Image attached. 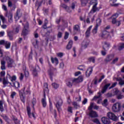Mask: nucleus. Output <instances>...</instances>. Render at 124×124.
I'll return each mask as SVG.
<instances>
[{
	"instance_id": "56",
	"label": "nucleus",
	"mask_w": 124,
	"mask_h": 124,
	"mask_svg": "<svg viewBox=\"0 0 124 124\" xmlns=\"http://www.w3.org/2000/svg\"><path fill=\"white\" fill-rule=\"evenodd\" d=\"M106 96H107V97H112V96H114V95L113 93H108L106 94Z\"/></svg>"
},
{
	"instance_id": "36",
	"label": "nucleus",
	"mask_w": 124,
	"mask_h": 124,
	"mask_svg": "<svg viewBox=\"0 0 124 124\" xmlns=\"http://www.w3.org/2000/svg\"><path fill=\"white\" fill-rule=\"evenodd\" d=\"M19 95H20V99H21V101L22 102H23V103H25V97L24 95V94H23L22 93H20Z\"/></svg>"
},
{
	"instance_id": "18",
	"label": "nucleus",
	"mask_w": 124,
	"mask_h": 124,
	"mask_svg": "<svg viewBox=\"0 0 124 124\" xmlns=\"http://www.w3.org/2000/svg\"><path fill=\"white\" fill-rule=\"evenodd\" d=\"M39 67V66H35L32 70V74L33 76H35V77H36V76H38V74L37 73V68H38Z\"/></svg>"
},
{
	"instance_id": "34",
	"label": "nucleus",
	"mask_w": 124,
	"mask_h": 124,
	"mask_svg": "<svg viewBox=\"0 0 124 124\" xmlns=\"http://www.w3.org/2000/svg\"><path fill=\"white\" fill-rule=\"evenodd\" d=\"M5 76V72L2 71L0 73V82H2V77Z\"/></svg>"
},
{
	"instance_id": "40",
	"label": "nucleus",
	"mask_w": 124,
	"mask_h": 124,
	"mask_svg": "<svg viewBox=\"0 0 124 124\" xmlns=\"http://www.w3.org/2000/svg\"><path fill=\"white\" fill-rule=\"evenodd\" d=\"M27 110L28 115L29 118H31V108H30V107H28Z\"/></svg>"
},
{
	"instance_id": "32",
	"label": "nucleus",
	"mask_w": 124,
	"mask_h": 124,
	"mask_svg": "<svg viewBox=\"0 0 124 124\" xmlns=\"http://www.w3.org/2000/svg\"><path fill=\"white\" fill-rule=\"evenodd\" d=\"M66 84L67 87H69V88H72V86H73V83H72L71 79L68 81Z\"/></svg>"
},
{
	"instance_id": "64",
	"label": "nucleus",
	"mask_w": 124,
	"mask_h": 124,
	"mask_svg": "<svg viewBox=\"0 0 124 124\" xmlns=\"http://www.w3.org/2000/svg\"><path fill=\"white\" fill-rule=\"evenodd\" d=\"M117 84H118V83H117V82L113 83L112 84L111 86L110 87H109V89H112V88H114V87H116V86H117Z\"/></svg>"
},
{
	"instance_id": "38",
	"label": "nucleus",
	"mask_w": 124,
	"mask_h": 124,
	"mask_svg": "<svg viewBox=\"0 0 124 124\" xmlns=\"http://www.w3.org/2000/svg\"><path fill=\"white\" fill-rule=\"evenodd\" d=\"M124 48V43H120L119 46L118 50H119V51H121L123 50Z\"/></svg>"
},
{
	"instance_id": "55",
	"label": "nucleus",
	"mask_w": 124,
	"mask_h": 124,
	"mask_svg": "<svg viewBox=\"0 0 124 124\" xmlns=\"http://www.w3.org/2000/svg\"><path fill=\"white\" fill-rule=\"evenodd\" d=\"M118 61H119V58H116L112 61V62H111V64H115L116 63V62H118Z\"/></svg>"
},
{
	"instance_id": "59",
	"label": "nucleus",
	"mask_w": 124,
	"mask_h": 124,
	"mask_svg": "<svg viewBox=\"0 0 124 124\" xmlns=\"http://www.w3.org/2000/svg\"><path fill=\"white\" fill-rule=\"evenodd\" d=\"M78 69H79V70H83L85 69V66L80 65L78 67Z\"/></svg>"
},
{
	"instance_id": "39",
	"label": "nucleus",
	"mask_w": 124,
	"mask_h": 124,
	"mask_svg": "<svg viewBox=\"0 0 124 124\" xmlns=\"http://www.w3.org/2000/svg\"><path fill=\"white\" fill-rule=\"evenodd\" d=\"M116 98L117 99H122V98H124V95L122 94V93L120 92L118 95H116Z\"/></svg>"
},
{
	"instance_id": "27",
	"label": "nucleus",
	"mask_w": 124,
	"mask_h": 124,
	"mask_svg": "<svg viewBox=\"0 0 124 124\" xmlns=\"http://www.w3.org/2000/svg\"><path fill=\"white\" fill-rule=\"evenodd\" d=\"M51 62H52V63L55 64V65H57V64H58V63H59V60H58V59L57 58H54L53 57H51Z\"/></svg>"
},
{
	"instance_id": "12",
	"label": "nucleus",
	"mask_w": 124,
	"mask_h": 124,
	"mask_svg": "<svg viewBox=\"0 0 124 124\" xmlns=\"http://www.w3.org/2000/svg\"><path fill=\"white\" fill-rule=\"evenodd\" d=\"M31 88L30 86H25L23 88V92L25 94H31Z\"/></svg>"
},
{
	"instance_id": "30",
	"label": "nucleus",
	"mask_w": 124,
	"mask_h": 124,
	"mask_svg": "<svg viewBox=\"0 0 124 124\" xmlns=\"http://www.w3.org/2000/svg\"><path fill=\"white\" fill-rule=\"evenodd\" d=\"M116 1H117V0H110V5L111 6H118V5L120 4H115V2H116Z\"/></svg>"
},
{
	"instance_id": "11",
	"label": "nucleus",
	"mask_w": 124,
	"mask_h": 124,
	"mask_svg": "<svg viewBox=\"0 0 124 124\" xmlns=\"http://www.w3.org/2000/svg\"><path fill=\"white\" fill-rule=\"evenodd\" d=\"M114 59V55L110 54L108 55L107 56L106 58H105L104 62H111Z\"/></svg>"
},
{
	"instance_id": "14",
	"label": "nucleus",
	"mask_w": 124,
	"mask_h": 124,
	"mask_svg": "<svg viewBox=\"0 0 124 124\" xmlns=\"http://www.w3.org/2000/svg\"><path fill=\"white\" fill-rule=\"evenodd\" d=\"M109 33L108 31H103L102 34L101 35V37H102V38H108V37L109 36Z\"/></svg>"
},
{
	"instance_id": "1",
	"label": "nucleus",
	"mask_w": 124,
	"mask_h": 124,
	"mask_svg": "<svg viewBox=\"0 0 124 124\" xmlns=\"http://www.w3.org/2000/svg\"><path fill=\"white\" fill-rule=\"evenodd\" d=\"M5 59L7 62V67L8 68H12V67H15L16 66V64L14 62V60L12 59L9 56H5Z\"/></svg>"
},
{
	"instance_id": "45",
	"label": "nucleus",
	"mask_w": 124,
	"mask_h": 124,
	"mask_svg": "<svg viewBox=\"0 0 124 124\" xmlns=\"http://www.w3.org/2000/svg\"><path fill=\"white\" fill-rule=\"evenodd\" d=\"M100 96H101V93H100V92H99L98 93V96H95L93 98V100H96V99H97V98H99Z\"/></svg>"
},
{
	"instance_id": "47",
	"label": "nucleus",
	"mask_w": 124,
	"mask_h": 124,
	"mask_svg": "<svg viewBox=\"0 0 124 124\" xmlns=\"http://www.w3.org/2000/svg\"><path fill=\"white\" fill-rule=\"evenodd\" d=\"M98 29V27H97V26H95V27L93 30V34H96V33H97Z\"/></svg>"
},
{
	"instance_id": "49",
	"label": "nucleus",
	"mask_w": 124,
	"mask_h": 124,
	"mask_svg": "<svg viewBox=\"0 0 124 124\" xmlns=\"http://www.w3.org/2000/svg\"><path fill=\"white\" fill-rule=\"evenodd\" d=\"M102 105L103 106H107V105H108V100L107 99H105L104 100V102L102 103Z\"/></svg>"
},
{
	"instance_id": "2",
	"label": "nucleus",
	"mask_w": 124,
	"mask_h": 124,
	"mask_svg": "<svg viewBox=\"0 0 124 124\" xmlns=\"http://www.w3.org/2000/svg\"><path fill=\"white\" fill-rule=\"evenodd\" d=\"M112 109L114 113H119L122 109V103L119 102L115 103L113 105Z\"/></svg>"
},
{
	"instance_id": "37",
	"label": "nucleus",
	"mask_w": 124,
	"mask_h": 124,
	"mask_svg": "<svg viewBox=\"0 0 124 124\" xmlns=\"http://www.w3.org/2000/svg\"><path fill=\"white\" fill-rule=\"evenodd\" d=\"M74 31H80V26L78 25H76L74 27Z\"/></svg>"
},
{
	"instance_id": "8",
	"label": "nucleus",
	"mask_w": 124,
	"mask_h": 124,
	"mask_svg": "<svg viewBox=\"0 0 124 124\" xmlns=\"http://www.w3.org/2000/svg\"><path fill=\"white\" fill-rule=\"evenodd\" d=\"M71 81L74 85H76V84H78V83H81V82H83V77L80 76L77 78H71Z\"/></svg>"
},
{
	"instance_id": "21",
	"label": "nucleus",
	"mask_w": 124,
	"mask_h": 124,
	"mask_svg": "<svg viewBox=\"0 0 124 124\" xmlns=\"http://www.w3.org/2000/svg\"><path fill=\"white\" fill-rule=\"evenodd\" d=\"M91 30H92V26H90L85 32L86 37H89L91 35Z\"/></svg>"
},
{
	"instance_id": "20",
	"label": "nucleus",
	"mask_w": 124,
	"mask_h": 124,
	"mask_svg": "<svg viewBox=\"0 0 124 124\" xmlns=\"http://www.w3.org/2000/svg\"><path fill=\"white\" fill-rule=\"evenodd\" d=\"M45 0H43L40 2H37L35 4V7H37V10L39 8L40 6H41L42 4H45Z\"/></svg>"
},
{
	"instance_id": "52",
	"label": "nucleus",
	"mask_w": 124,
	"mask_h": 124,
	"mask_svg": "<svg viewBox=\"0 0 124 124\" xmlns=\"http://www.w3.org/2000/svg\"><path fill=\"white\" fill-rule=\"evenodd\" d=\"M75 100H76L78 102H80L81 100V96L78 95L77 97H75Z\"/></svg>"
},
{
	"instance_id": "35",
	"label": "nucleus",
	"mask_w": 124,
	"mask_h": 124,
	"mask_svg": "<svg viewBox=\"0 0 124 124\" xmlns=\"http://www.w3.org/2000/svg\"><path fill=\"white\" fill-rule=\"evenodd\" d=\"M3 103H4V102L3 101H0V111L1 112H3L4 111V109L3 108Z\"/></svg>"
},
{
	"instance_id": "42",
	"label": "nucleus",
	"mask_w": 124,
	"mask_h": 124,
	"mask_svg": "<svg viewBox=\"0 0 124 124\" xmlns=\"http://www.w3.org/2000/svg\"><path fill=\"white\" fill-rule=\"evenodd\" d=\"M80 1L82 6H86V5L88 3V0H80Z\"/></svg>"
},
{
	"instance_id": "28",
	"label": "nucleus",
	"mask_w": 124,
	"mask_h": 124,
	"mask_svg": "<svg viewBox=\"0 0 124 124\" xmlns=\"http://www.w3.org/2000/svg\"><path fill=\"white\" fill-rule=\"evenodd\" d=\"M121 92L119 91L118 88H115L113 90L112 93L114 95H118Z\"/></svg>"
},
{
	"instance_id": "22",
	"label": "nucleus",
	"mask_w": 124,
	"mask_h": 124,
	"mask_svg": "<svg viewBox=\"0 0 124 124\" xmlns=\"http://www.w3.org/2000/svg\"><path fill=\"white\" fill-rule=\"evenodd\" d=\"M21 16H22V13H21L20 10H17L16 16H15V18L16 19V20H19Z\"/></svg>"
},
{
	"instance_id": "53",
	"label": "nucleus",
	"mask_w": 124,
	"mask_h": 124,
	"mask_svg": "<svg viewBox=\"0 0 124 124\" xmlns=\"http://www.w3.org/2000/svg\"><path fill=\"white\" fill-rule=\"evenodd\" d=\"M103 49L104 50H102L101 51V53L102 56H106V54H107L106 49H105V47H103Z\"/></svg>"
},
{
	"instance_id": "63",
	"label": "nucleus",
	"mask_w": 124,
	"mask_h": 124,
	"mask_svg": "<svg viewBox=\"0 0 124 124\" xmlns=\"http://www.w3.org/2000/svg\"><path fill=\"white\" fill-rule=\"evenodd\" d=\"M68 111H69L70 113H71L72 114V107H68Z\"/></svg>"
},
{
	"instance_id": "17",
	"label": "nucleus",
	"mask_w": 124,
	"mask_h": 124,
	"mask_svg": "<svg viewBox=\"0 0 124 124\" xmlns=\"http://www.w3.org/2000/svg\"><path fill=\"white\" fill-rule=\"evenodd\" d=\"M110 85L111 84L110 83L106 84L102 89V91H101L102 93H106V91H107L108 88L110 87Z\"/></svg>"
},
{
	"instance_id": "29",
	"label": "nucleus",
	"mask_w": 124,
	"mask_h": 124,
	"mask_svg": "<svg viewBox=\"0 0 124 124\" xmlns=\"http://www.w3.org/2000/svg\"><path fill=\"white\" fill-rule=\"evenodd\" d=\"M72 105L74 106V108H75V109H78V108H80V105L78 104V103L76 101H73L72 102Z\"/></svg>"
},
{
	"instance_id": "7",
	"label": "nucleus",
	"mask_w": 124,
	"mask_h": 124,
	"mask_svg": "<svg viewBox=\"0 0 124 124\" xmlns=\"http://www.w3.org/2000/svg\"><path fill=\"white\" fill-rule=\"evenodd\" d=\"M107 117H108V118H109L110 120H112L114 122L118 121V117H117L113 112H108L107 113Z\"/></svg>"
},
{
	"instance_id": "51",
	"label": "nucleus",
	"mask_w": 124,
	"mask_h": 124,
	"mask_svg": "<svg viewBox=\"0 0 124 124\" xmlns=\"http://www.w3.org/2000/svg\"><path fill=\"white\" fill-rule=\"evenodd\" d=\"M52 27L51 26L47 27L46 29V32L48 33H51V32H52Z\"/></svg>"
},
{
	"instance_id": "33",
	"label": "nucleus",
	"mask_w": 124,
	"mask_h": 124,
	"mask_svg": "<svg viewBox=\"0 0 124 124\" xmlns=\"http://www.w3.org/2000/svg\"><path fill=\"white\" fill-rule=\"evenodd\" d=\"M42 104L43 105V107L45 108V107H46V106L47 105V102H46V98L45 97L42 99Z\"/></svg>"
},
{
	"instance_id": "3",
	"label": "nucleus",
	"mask_w": 124,
	"mask_h": 124,
	"mask_svg": "<svg viewBox=\"0 0 124 124\" xmlns=\"http://www.w3.org/2000/svg\"><path fill=\"white\" fill-rule=\"evenodd\" d=\"M2 8L4 11H6V16H8L9 23H12L13 22V15L12 13H8L7 12V7L5 5H2Z\"/></svg>"
},
{
	"instance_id": "13",
	"label": "nucleus",
	"mask_w": 124,
	"mask_h": 124,
	"mask_svg": "<svg viewBox=\"0 0 124 124\" xmlns=\"http://www.w3.org/2000/svg\"><path fill=\"white\" fill-rule=\"evenodd\" d=\"M49 89H48V84L47 83H45L44 84V96L46 95V93H48Z\"/></svg>"
},
{
	"instance_id": "16",
	"label": "nucleus",
	"mask_w": 124,
	"mask_h": 124,
	"mask_svg": "<svg viewBox=\"0 0 124 124\" xmlns=\"http://www.w3.org/2000/svg\"><path fill=\"white\" fill-rule=\"evenodd\" d=\"M101 121L102 123L104 124H109L110 123V120L108 119L107 117H103L101 118Z\"/></svg>"
},
{
	"instance_id": "24",
	"label": "nucleus",
	"mask_w": 124,
	"mask_h": 124,
	"mask_svg": "<svg viewBox=\"0 0 124 124\" xmlns=\"http://www.w3.org/2000/svg\"><path fill=\"white\" fill-rule=\"evenodd\" d=\"M116 81H118L119 82V84L120 86H124V80L120 78H116Z\"/></svg>"
},
{
	"instance_id": "61",
	"label": "nucleus",
	"mask_w": 124,
	"mask_h": 124,
	"mask_svg": "<svg viewBox=\"0 0 124 124\" xmlns=\"http://www.w3.org/2000/svg\"><path fill=\"white\" fill-rule=\"evenodd\" d=\"M11 81L12 82H13V83L14 82V81H16V76H13L11 78Z\"/></svg>"
},
{
	"instance_id": "31",
	"label": "nucleus",
	"mask_w": 124,
	"mask_h": 124,
	"mask_svg": "<svg viewBox=\"0 0 124 124\" xmlns=\"http://www.w3.org/2000/svg\"><path fill=\"white\" fill-rule=\"evenodd\" d=\"M8 36H9L10 40H13V31H9L8 32Z\"/></svg>"
},
{
	"instance_id": "43",
	"label": "nucleus",
	"mask_w": 124,
	"mask_h": 124,
	"mask_svg": "<svg viewBox=\"0 0 124 124\" xmlns=\"http://www.w3.org/2000/svg\"><path fill=\"white\" fill-rule=\"evenodd\" d=\"M101 24V19H100V18H98L97 20H96V27H99V26H100Z\"/></svg>"
},
{
	"instance_id": "6",
	"label": "nucleus",
	"mask_w": 124,
	"mask_h": 124,
	"mask_svg": "<svg viewBox=\"0 0 124 124\" xmlns=\"http://www.w3.org/2000/svg\"><path fill=\"white\" fill-rule=\"evenodd\" d=\"M56 107L58 111L60 112L62 111V99H57L56 100Z\"/></svg>"
},
{
	"instance_id": "26",
	"label": "nucleus",
	"mask_w": 124,
	"mask_h": 124,
	"mask_svg": "<svg viewBox=\"0 0 124 124\" xmlns=\"http://www.w3.org/2000/svg\"><path fill=\"white\" fill-rule=\"evenodd\" d=\"M62 7L63 8H64L65 10H66V11H67V12H71V10L70 9V8L68 6H67V5H66L65 4H62L61 5Z\"/></svg>"
},
{
	"instance_id": "23",
	"label": "nucleus",
	"mask_w": 124,
	"mask_h": 124,
	"mask_svg": "<svg viewBox=\"0 0 124 124\" xmlns=\"http://www.w3.org/2000/svg\"><path fill=\"white\" fill-rule=\"evenodd\" d=\"M93 72V67H90L89 69H88L87 71L86 72V75L87 77H89L90 75L92 74V73Z\"/></svg>"
},
{
	"instance_id": "62",
	"label": "nucleus",
	"mask_w": 124,
	"mask_h": 124,
	"mask_svg": "<svg viewBox=\"0 0 124 124\" xmlns=\"http://www.w3.org/2000/svg\"><path fill=\"white\" fill-rule=\"evenodd\" d=\"M13 4H12V2L11 0H9L8 1V6L9 7H12Z\"/></svg>"
},
{
	"instance_id": "44",
	"label": "nucleus",
	"mask_w": 124,
	"mask_h": 124,
	"mask_svg": "<svg viewBox=\"0 0 124 124\" xmlns=\"http://www.w3.org/2000/svg\"><path fill=\"white\" fill-rule=\"evenodd\" d=\"M52 86L53 88H54V89H55V90H57V89H58V88H59V87H60V85L56 83H53L52 84Z\"/></svg>"
},
{
	"instance_id": "60",
	"label": "nucleus",
	"mask_w": 124,
	"mask_h": 124,
	"mask_svg": "<svg viewBox=\"0 0 124 124\" xmlns=\"http://www.w3.org/2000/svg\"><path fill=\"white\" fill-rule=\"evenodd\" d=\"M90 62H92L93 63L95 62V59L94 57H91L89 59Z\"/></svg>"
},
{
	"instance_id": "58",
	"label": "nucleus",
	"mask_w": 124,
	"mask_h": 124,
	"mask_svg": "<svg viewBox=\"0 0 124 124\" xmlns=\"http://www.w3.org/2000/svg\"><path fill=\"white\" fill-rule=\"evenodd\" d=\"M32 104L33 105V108L34 107L35 104H36V99L34 98H33L32 100Z\"/></svg>"
},
{
	"instance_id": "57",
	"label": "nucleus",
	"mask_w": 124,
	"mask_h": 124,
	"mask_svg": "<svg viewBox=\"0 0 124 124\" xmlns=\"http://www.w3.org/2000/svg\"><path fill=\"white\" fill-rule=\"evenodd\" d=\"M15 95H16V92H13L11 93V98H14V96H15Z\"/></svg>"
},
{
	"instance_id": "19",
	"label": "nucleus",
	"mask_w": 124,
	"mask_h": 124,
	"mask_svg": "<svg viewBox=\"0 0 124 124\" xmlns=\"http://www.w3.org/2000/svg\"><path fill=\"white\" fill-rule=\"evenodd\" d=\"M2 84L4 86V87L7 86L8 84H10L11 85V83L9 82V81H8V79L6 78H3V79H2Z\"/></svg>"
},
{
	"instance_id": "50",
	"label": "nucleus",
	"mask_w": 124,
	"mask_h": 124,
	"mask_svg": "<svg viewBox=\"0 0 124 124\" xmlns=\"http://www.w3.org/2000/svg\"><path fill=\"white\" fill-rule=\"evenodd\" d=\"M94 104L93 103H91L90 106L88 107V110H93V108H94Z\"/></svg>"
},
{
	"instance_id": "4",
	"label": "nucleus",
	"mask_w": 124,
	"mask_h": 124,
	"mask_svg": "<svg viewBox=\"0 0 124 124\" xmlns=\"http://www.w3.org/2000/svg\"><path fill=\"white\" fill-rule=\"evenodd\" d=\"M0 45L4 46L5 49H10L11 46V43L4 40H1L0 41Z\"/></svg>"
},
{
	"instance_id": "48",
	"label": "nucleus",
	"mask_w": 124,
	"mask_h": 124,
	"mask_svg": "<svg viewBox=\"0 0 124 124\" xmlns=\"http://www.w3.org/2000/svg\"><path fill=\"white\" fill-rule=\"evenodd\" d=\"M47 24H48V20L46 19L45 20V24L43 25V29H47V28H48L47 27Z\"/></svg>"
},
{
	"instance_id": "25",
	"label": "nucleus",
	"mask_w": 124,
	"mask_h": 124,
	"mask_svg": "<svg viewBox=\"0 0 124 124\" xmlns=\"http://www.w3.org/2000/svg\"><path fill=\"white\" fill-rule=\"evenodd\" d=\"M73 44V41L72 40H70L66 46V49L67 50H70V49L72 48Z\"/></svg>"
},
{
	"instance_id": "5",
	"label": "nucleus",
	"mask_w": 124,
	"mask_h": 124,
	"mask_svg": "<svg viewBox=\"0 0 124 124\" xmlns=\"http://www.w3.org/2000/svg\"><path fill=\"white\" fill-rule=\"evenodd\" d=\"M93 6L92 7V9L91 11H90V13H95V12L97 11H99V9L97 7V1L95 0L93 2Z\"/></svg>"
},
{
	"instance_id": "10",
	"label": "nucleus",
	"mask_w": 124,
	"mask_h": 124,
	"mask_svg": "<svg viewBox=\"0 0 124 124\" xmlns=\"http://www.w3.org/2000/svg\"><path fill=\"white\" fill-rule=\"evenodd\" d=\"M24 30L22 31L21 35H23L24 36H26L29 33V31L27 30L28 28H29V24L27 23L26 25L24 26Z\"/></svg>"
},
{
	"instance_id": "54",
	"label": "nucleus",
	"mask_w": 124,
	"mask_h": 124,
	"mask_svg": "<svg viewBox=\"0 0 124 124\" xmlns=\"http://www.w3.org/2000/svg\"><path fill=\"white\" fill-rule=\"evenodd\" d=\"M0 18L1 19L3 24H4V22H5V17H4L2 15H0Z\"/></svg>"
},
{
	"instance_id": "41",
	"label": "nucleus",
	"mask_w": 124,
	"mask_h": 124,
	"mask_svg": "<svg viewBox=\"0 0 124 124\" xmlns=\"http://www.w3.org/2000/svg\"><path fill=\"white\" fill-rule=\"evenodd\" d=\"M14 86L16 89H18V88H20V83L18 82L15 81L13 82Z\"/></svg>"
},
{
	"instance_id": "46",
	"label": "nucleus",
	"mask_w": 124,
	"mask_h": 124,
	"mask_svg": "<svg viewBox=\"0 0 124 124\" xmlns=\"http://www.w3.org/2000/svg\"><path fill=\"white\" fill-rule=\"evenodd\" d=\"M1 117H2V118H3V119L4 120H5V121L6 122L8 123V121H9V118H8V117H7V116H6L5 115H1Z\"/></svg>"
},
{
	"instance_id": "15",
	"label": "nucleus",
	"mask_w": 124,
	"mask_h": 124,
	"mask_svg": "<svg viewBox=\"0 0 124 124\" xmlns=\"http://www.w3.org/2000/svg\"><path fill=\"white\" fill-rule=\"evenodd\" d=\"M0 63H1V66L0 68L2 70H5L6 69V68L5 67V63H6V62L5 61L2 60L0 61Z\"/></svg>"
},
{
	"instance_id": "9",
	"label": "nucleus",
	"mask_w": 124,
	"mask_h": 124,
	"mask_svg": "<svg viewBox=\"0 0 124 124\" xmlns=\"http://www.w3.org/2000/svg\"><path fill=\"white\" fill-rule=\"evenodd\" d=\"M89 115L91 118H97V117H98L97 113L93 110H89Z\"/></svg>"
}]
</instances>
